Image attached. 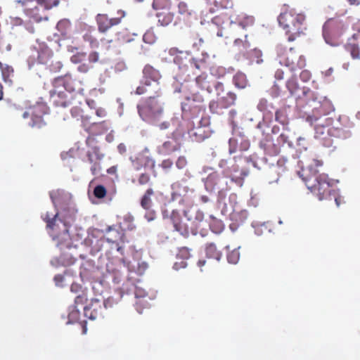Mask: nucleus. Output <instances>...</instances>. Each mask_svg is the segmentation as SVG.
I'll return each mask as SVG.
<instances>
[{"label": "nucleus", "mask_w": 360, "mask_h": 360, "mask_svg": "<svg viewBox=\"0 0 360 360\" xmlns=\"http://www.w3.org/2000/svg\"><path fill=\"white\" fill-rule=\"evenodd\" d=\"M150 91V89H145L144 86H139L137 89H136V94H143L144 92H146V91Z\"/></svg>", "instance_id": "nucleus-36"}, {"label": "nucleus", "mask_w": 360, "mask_h": 360, "mask_svg": "<svg viewBox=\"0 0 360 360\" xmlns=\"http://www.w3.org/2000/svg\"><path fill=\"white\" fill-rule=\"evenodd\" d=\"M351 4H354L356 3V0H349Z\"/></svg>", "instance_id": "nucleus-55"}, {"label": "nucleus", "mask_w": 360, "mask_h": 360, "mask_svg": "<svg viewBox=\"0 0 360 360\" xmlns=\"http://www.w3.org/2000/svg\"><path fill=\"white\" fill-rule=\"evenodd\" d=\"M87 300L86 293L84 291H82L79 295H77L75 299V305L73 307L77 308L78 305L84 304Z\"/></svg>", "instance_id": "nucleus-19"}, {"label": "nucleus", "mask_w": 360, "mask_h": 360, "mask_svg": "<svg viewBox=\"0 0 360 360\" xmlns=\"http://www.w3.org/2000/svg\"><path fill=\"white\" fill-rule=\"evenodd\" d=\"M45 114V106L41 104L30 107L27 111L22 114L23 118L31 117L29 125L32 127L41 128L45 125L43 115Z\"/></svg>", "instance_id": "nucleus-6"}, {"label": "nucleus", "mask_w": 360, "mask_h": 360, "mask_svg": "<svg viewBox=\"0 0 360 360\" xmlns=\"http://www.w3.org/2000/svg\"><path fill=\"white\" fill-rule=\"evenodd\" d=\"M53 57V51L47 46L41 48L37 60L41 64H47Z\"/></svg>", "instance_id": "nucleus-14"}, {"label": "nucleus", "mask_w": 360, "mask_h": 360, "mask_svg": "<svg viewBox=\"0 0 360 360\" xmlns=\"http://www.w3.org/2000/svg\"><path fill=\"white\" fill-rule=\"evenodd\" d=\"M138 108L139 115L141 117H143V115L148 112L152 115H155L156 113H160L162 111L161 105L154 98H150L146 109L140 106H139Z\"/></svg>", "instance_id": "nucleus-11"}, {"label": "nucleus", "mask_w": 360, "mask_h": 360, "mask_svg": "<svg viewBox=\"0 0 360 360\" xmlns=\"http://www.w3.org/2000/svg\"><path fill=\"white\" fill-rule=\"evenodd\" d=\"M117 252L120 253V255H122V247L118 246L117 249Z\"/></svg>", "instance_id": "nucleus-46"}, {"label": "nucleus", "mask_w": 360, "mask_h": 360, "mask_svg": "<svg viewBox=\"0 0 360 360\" xmlns=\"http://www.w3.org/2000/svg\"><path fill=\"white\" fill-rule=\"evenodd\" d=\"M307 186L311 192L314 193L319 196V200L324 198L325 194L328 191L330 184L326 181V177L321 176L320 179H316V184H310L309 181H306Z\"/></svg>", "instance_id": "nucleus-8"}, {"label": "nucleus", "mask_w": 360, "mask_h": 360, "mask_svg": "<svg viewBox=\"0 0 360 360\" xmlns=\"http://www.w3.org/2000/svg\"><path fill=\"white\" fill-rule=\"evenodd\" d=\"M87 157L90 163H93L95 161H99L101 159L97 148H93L91 151H88Z\"/></svg>", "instance_id": "nucleus-22"}, {"label": "nucleus", "mask_w": 360, "mask_h": 360, "mask_svg": "<svg viewBox=\"0 0 360 360\" xmlns=\"http://www.w3.org/2000/svg\"><path fill=\"white\" fill-rule=\"evenodd\" d=\"M139 181H140L141 184H146L148 181V176L147 175L143 174L140 177V180Z\"/></svg>", "instance_id": "nucleus-38"}, {"label": "nucleus", "mask_w": 360, "mask_h": 360, "mask_svg": "<svg viewBox=\"0 0 360 360\" xmlns=\"http://www.w3.org/2000/svg\"><path fill=\"white\" fill-rule=\"evenodd\" d=\"M118 22H119V21H116L115 19L114 18V21H113L114 25L116 23H118Z\"/></svg>", "instance_id": "nucleus-58"}, {"label": "nucleus", "mask_w": 360, "mask_h": 360, "mask_svg": "<svg viewBox=\"0 0 360 360\" xmlns=\"http://www.w3.org/2000/svg\"><path fill=\"white\" fill-rule=\"evenodd\" d=\"M145 76V85L148 88L153 86L154 89L158 86V80L159 79L158 72L150 67H146L143 70Z\"/></svg>", "instance_id": "nucleus-10"}, {"label": "nucleus", "mask_w": 360, "mask_h": 360, "mask_svg": "<svg viewBox=\"0 0 360 360\" xmlns=\"http://www.w3.org/2000/svg\"><path fill=\"white\" fill-rule=\"evenodd\" d=\"M323 128H317V129H316V134H318V132H319V130L321 131V133H322V134H323V131H322V130H323Z\"/></svg>", "instance_id": "nucleus-50"}, {"label": "nucleus", "mask_w": 360, "mask_h": 360, "mask_svg": "<svg viewBox=\"0 0 360 360\" xmlns=\"http://www.w3.org/2000/svg\"><path fill=\"white\" fill-rule=\"evenodd\" d=\"M179 11L181 14H184L187 11V6L185 3L181 2L179 4Z\"/></svg>", "instance_id": "nucleus-33"}, {"label": "nucleus", "mask_w": 360, "mask_h": 360, "mask_svg": "<svg viewBox=\"0 0 360 360\" xmlns=\"http://www.w3.org/2000/svg\"><path fill=\"white\" fill-rule=\"evenodd\" d=\"M92 164L91 167V171L93 175H97L101 171V167L99 165V161H95Z\"/></svg>", "instance_id": "nucleus-27"}, {"label": "nucleus", "mask_w": 360, "mask_h": 360, "mask_svg": "<svg viewBox=\"0 0 360 360\" xmlns=\"http://www.w3.org/2000/svg\"><path fill=\"white\" fill-rule=\"evenodd\" d=\"M3 96H4V92H3V86L2 84L0 83V101L2 100L3 98Z\"/></svg>", "instance_id": "nucleus-43"}, {"label": "nucleus", "mask_w": 360, "mask_h": 360, "mask_svg": "<svg viewBox=\"0 0 360 360\" xmlns=\"http://www.w3.org/2000/svg\"><path fill=\"white\" fill-rule=\"evenodd\" d=\"M117 66H118V67L117 68V70L121 71V70H122L124 68L125 65H124V63L121 62V63H118V64H117Z\"/></svg>", "instance_id": "nucleus-42"}, {"label": "nucleus", "mask_w": 360, "mask_h": 360, "mask_svg": "<svg viewBox=\"0 0 360 360\" xmlns=\"http://www.w3.org/2000/svg\"><path fill=\"white\" fill-rule=\"evenodd\" d=\"M305 20V16L301 13H297L294 11H287L282 13L278 17V23L290 34L289 41H293L303 32L302 25Z\"/></svg>", "instance_id": "nucleus-2"}, {"label": "nucleus", "mask_w": 360, "mask_h": 360, "mask_svg": "<svg viewBox=\"0 0 360 360\" xmlns=\"http://www.w3.org/2000/svg\"><path fill=\"white\" fill-rule=\"evenodd\" d=\"M234 82L236 85L239 88H245L247 85L246 77L243 73H238L234 77Z\"/></svg>", "instance_id": "nucleus-16"}, {"label": "nucleus", "mask_w": 360, "mask_h": 360, "mask_svg": "<svg viewBox=\"0 0 360 360\" xmlns=\"http://www.w3.org/2000/svg\"><path fill=\"white\" fill-rule=\"evenodd\" d=\"M99 55L96 51H92L88 56L85 52H77L72 55L70 61L74 64H79L77 71L86 74L94 68V64L98 61Z\"/></svg>", "instance_id": "nucleus-3"}, {"label": "nucleus", "mask_w": 360, "mask_h": 360, "mask_svg": "<svg viewBox=\"0 0 360 360\" xmlns=\"http://www.w3.org/2000/svg\"><path fill=\"white\" fill-rule=\"evenodd\" d=\"M148 265L146 262L141 261L138 263V267H137V274L139 275H142L146 270L148 269Z\"/></svg>", "instance_id": "nucleus-26"}, {"label": "nucleus", "mask_w": 360, "mask_h": 360, "mask_svg": "<svg viewBox=\"0 0 360 360\" xmlns=\"http://www.w3.org/2000/svg\"><path fill=\"white\" fill-rule=\"evenodd\" d=\"M118 224L122 231L133 230L135 227L134 224V218L130 214H126L123 216H117Z\"/></svg>", "instance_id": "nucleus-12"}, {"label": "nucleus", "mask_w": 360, "mask_h": 360, "mask_svg": "<svg viewBox=\"0 0 360 360\" xmlns=\"http://www.w3.org/2000/svg\"><path fill=\"white\" fill-rule=\"evenodd\" d=\"M81 325H82V328H83V333L85 334L86 333V330H87L86 324H85V322L81 323Z\"/></svg>", "instance_id": "nucleus-44"}, {"label": "nucleus", "mask_w": 360, "mask_h": 360, "mask_svg": "<svg viewBox=\"0 0 360 360\" xmlns=\"http://www.w3.org/2000/svg\"><path fill=\"white\" fill-rule=\"evenodd\" d=\"M153 194V191L149 189L147 191L146 193L143 195L141 200V206L144 209H148L150 206V196Z\"/></svg>", "instance_id": "nucleus-18"}, {"label": "nucleus", "mask_w": 360, "mask_h": 360, "mask_svg": "<svg viewBox=\"0 0 360 360\" xmlns=\"http://www.w3.org/2000/svg\"><path fill=\"white\" fill-rule=\"evenodd\" d=\"M2 66H3V65H2V63L0 62V68H1V69H2Z\"/></svg>", "instance_id": "nucleus-62"}, {"label": "nucleus", "mask_w": 360, "mask_h": 360, "mask_svg": "<svg viewBox=\"0 0 360 360\" xmlns=\"http://www.w3.org/2000/svg\"><path fill=\"white\" fill-rule=\"evenodd\" d=\"M94 195L97 198H103L106 195V189L103 186L98 185L94 190Z\"/></svg>", "instance_id": "nucleus-24"}, {"label": "nucleus", "mask_w": 360, "mask_h": 360, "mask_svg": "<svg viewBox=\"0 0 360 360\" xmlns=\"http://www.w3.org/2000/svg\"><path fill=\"white\" fill-rule=\"evenodd\" d=\"M103 283H104V281H101V285H103Z\"/></svg>", "instance_id": "nucleus-63"}, {"label": "nucleus", "mask_w": 360, "mask_h": 360, "mask_svg": "<svg viewBox=\"0 0 360 360\" xmlns=\"http://www.w3.org/2000/svg\"><path fill=\"white\" fill-rule=\"evenodd\" d=\"M51 198L52 199L53 202L55 203V201H54V199H53V197L52 196V195H51Z\"/></svg>", "instance_id": "nucleus-59"}, {"label": "nucleus", "mask_w": 360, "mask_h": 360, "mask_svg": "<svg viewBox=\"0 0 360 360\" xmlns=\"http://www.w3.org/2000/svg\"><path fill=\"white\" fill-rule=\"evenodd\" d=\"M2 75L4 77V80L6 81V76H5V72L4 70H2Z\"/></svg>", "instance_id": "nucleus-53"}, {"label": "nucleus", "mask_w": 360, "mask_h": 360, "mask_svg": "<svg viewBox=\"0 0 360 360\" xmlns=\"http://www.w3.org/2000/svg\"><path fill=\"white\" fill-rule=\"evenodd\" d=\"M304 139L301 137H300L298 139H297V141H298V143L300 144V141H303Z\"/></svg>", "instance_id": "nucleus-52"}, {"label": "nucleus", "mask_w": 360, "mask_h": 360, "mask_svg": "<svg viewBox=\"0 0 360 360\" xmlns=\"http://www.w3.org/2000/svg\"><path fill=\"white\" fill-rule=\"evenodd\" d=\"M314 162L316 164V166H320L321 163L319 160H314Z\"/></svg>", "instance_id": "nucleus-49"}, {"label": "nucleus", "mask_w": 360, "mask_h": 360, "mask_svg": "<svg viewBox=\"0 0 360 360\" xmlns=\"http://www.w3.org/2000/svg\"><path fill=\"white\" fill-rule=\"evenodd\" d=\"M186 266V264L184 262H182V267H185Z\"/></svg>", "instance_id": "nucleus-61"}, {"label": "nucleus", "mask_w": 360, "mask_h": 360, "mask_svg": "<svg viewBox=\"0 0 360 360\" xmlns=\"http://www.w3.org/2000/svg\"><path fill=\"white\" fill-rule=\"evenodd\" d=\"M236 95L233 93L229 92L226 96L224 98L227 105H233L236 101Z\"/></svg>", "instance_id": "nucleus-28"}, {"label": "nucleus", "mask_w": 360, "mask_h": 360, "mask_svg": "<svg viewBox=\"0 0 360 360\" xmlns=\"http://www.w3.org/2000/svg\"><path fill=\"white\" fill-rule=\"evenodd\" d=\"M228 262L231 264H237L240 259V252L238 249H235L229 253L227 256Z\"/></svg>", "instance_id": "nucleus-17"}, {"label": "nucleus", "mask_w": 360, "mask_h": 360, "mask_svg": "<svg viewBox=\"0 0 360 360\" xmlns=\"http://www.w3.org/2000/svg\"><path fill=\"white\" fill-rule=\"evenodd\" d=\"M205 264V260H200V261L198 262V266H199L200 267H201V266H204Z\"/></svg>", "instance_id": "nucleus-45"}, {"label": "nucleus", "mask_w": 360, "mask_h": 360, "mask_svg": "<svg viewBox=\"0 0 360 360\" xmlns=\"http://www.w3.org/2000/svg\"><path fill=\"white\" fill-rule=\"evenodd\" d=\"M255 233H256L257 235H259H259H261V234H262V231H261V230H259V229H255Z\"/></svg>", "instance_id": "nucleus-47"}, {"label": "nucleus", "mask_w": 360, "mask_h": 360, "mask_svg": "<svg viewBox=\"0 0 360 360\" xmlns=\"http://www.w3.org/2000/svg\"><path fill=\"white\" fill-rule=\"evenodd\" d=\"M215 249H216V248L214 245H210L207 248V253H210V252H214L215 250Z\"/></svg>", "instance_id": "nucleus-41"}, {"label": "nucleus", "mask_w": 360, "mask_h": 360, "mask_svg": "<svg viewBox=\"0 0 360 360\" xmlns=\"http://www.w3.org/2000/svg\"><path fill=\"white\" fill-rule=\"evenodd\" d=\"M78 286L77 285L72 284L71 285V291H74L75 288H77Z\"/></svg>", "instance_id": "nucleus-48"}, {"label": "nucleus", "mask_w": 360, "mask_h": 360, "mask_svg": "<svg viewBox=\"0 0 360 360\" xmlns=\"http://www.w3.org/2000/svg\"><path fill=\"white\" fill-rule=\"evenodd\" d=\"M118 13H120L121 14V17H124V12L121 11H119Z\"/></svg>", "instance_id": "nucleus-51"}, {"label": "nucleus", "mask_w": 360, "mask_h": 360, "mask_svg": "<svg viewBox=\"0 0 360 360\" xmlns=\"http://www.w3.org/2000/svg\"><path fill=\"white\" fill-rule=\"evenodd\" d=\"M70 26V22L66 20H60L57 24V27L59 30H60L62 29H66V28L69 27Z\"/></svg>", "instance_id": "nucleus-30"}, {"label": "nucleus", "mask_w": 360, "mask_h": 360, "mask_svg": "<svg viewBox=\"0 0 360 360\" xmlns=\"http://www.w3.org/2000/svg\"><path fill=\"white\" fill-rule=\"evenodd\" d=\"M50 102L56 107L66 108L71 105L72 96L61 87L53 86L49 91Z\"/></svg>", "instance_id": "nucleus-7"}, {"label": "nucleus", "mask_w": 360, "mask_h": 360, "mask_svg": "<svg viewBox=\"0 0 360 360\" xmlns=\"http://www.w3.org/2000/svg\"><path fill=\"white\" fill-rule=\"evenodd\" d=\"M117 149L119 150V152L120 153H123L125 152L126 150V148L125 146L123 145V144H120L118 146H117Z\"/></svg>", "instance_id": "nucleus-40"}, {"label": "nucleus", "mask_w": 360, "mask_h": 360, "mask_svg": "<svg viewBox=\"0 0 360 360\" xmlns=\"http://www.w3.org/2000/svg\"><path fill=\"white\" fill-rule=\"evenodd\" d=\"M186 163H187V161H186V158L184 157H180V158H179V159L176 161V166L179 169H182L186 166Z\"/></svg>", "instance_id": "nucleus-31"}, {"label": "nucleus", "mask_w": 360, "mask_h": 360, "mask_svg": "<svg viewBox=\"0 0 360 360\" xmlns=\"http://www.w3.org/2000/svg\"><path fill=\"white\" fill-rule=\"evenodd\" d=\"M46 223L49 232L54 240H57L58 246H62L65 242L67 243L66 248H70V238L69 234L70 225L58 218V213L53 217L48 212L42 217Z\"/></svg>", "instance_id": "nucleus-1"}, {"label": "nucleus", "mask_w": 360, "mask_h": 360, "mask_svg": "<svg viewBox=\"0 0 360 360\" xmlns=\"http://www.w3.org/2000/svg\"><path fill=\"white\" fill-rule=\"evenodd\" d=\"M158 21L162 25H167L172 22L173 20V15L168 11H163L157 13Z\"/></svg>", "instance_id": "nucleus-15"}, {"label": "nucleus", "mask_w": 360, "mask_h": 360, "mask_svg": "<svg viewBox=\"0 0 360 360\" xmlns=\"http://www.w3.org/2000/svg\"><path fill=\"white\" fill-rule=\"evenodd\" d=\"M83 38L84 41L89 42L91 47H96L98 46L97 40L91 33H86Z\"/></svg>", "instance_id": "nucleus-25"}, {"label": "nucleus", "mask_w": 360, "mask_h": 360, "mask_svg": "<svg viewBox=\"0 0 360 360\" xmlns=\"http://www.w3.org/2000/svg\"><path fill=\"white\" fill-rule=\"evenodd\" d=\"M64 281V276L61 274H57L54 276V281L57 285H60Z\"/></svg>", "instance_id": "nucleus-32"}, {"label": "nucleus", "mask_w": 360, "mask_h": 360, "mask_svg": "<svg viewBox=\"0 0 360 360\" xmlns=\"http://www.w3.org/2000/svg\"><path fill=\"white\" fill-rule=\"evenodd\" d=\"M117 103L118 104V114L120 116L122 115L123 112V103L121 101L120 98L117 100Z\"/></svg>", "instance_id": "nucleus-34"}, {"label": "nucleus", "mask_w": 360, "mask_h": 360, "mask_svg": "<svg viewBox=\"0 0 360 360\" xmlns=\"http://www.w3.org/2000/svg\"><path fill=\"white\" fill-rule=\"evenodd\" d=\"M51 83L53 86L61 87L70 92H78L79 94L84 92L83 82L73 77L70 73L54 78Z\"/></svg>", "instance_id": "nucleus-4"}, {"label": "nucleus", "mask_w": 360, "mask_h": 360, "mask_svg": "<svg viewBox=\"0 0 360 360\" xmlns=\"http://www.w3.org/2000/svg\"><path fill=\"white\" fill-rule=\"evenodd\" d=\"M111 307L109 298L101 303L98 300H92L91 302L84 307V316L90 320H96L104 317V311L108 307Z\"/></svg>", "instance_id": "nucleus-5"}, {"label": "nucleus", "mask_w": 360, "mask_h": 360, "mask_svg": "<svg viewBox=\"0 0 360 360\" xmlns=\"http://www.w3.org/2000/svg\"><path fill=\"white\" fill-rule=\"evenodd\" d=\"M212 22L217 27H221V30L217 32V35L218 37H222L224 34L221 30L224 28L223 26V25L225 23L224 19L221 17H215L214 18L212 19Z\"/></svg>", "instance_id": "nucleus-23"}, {"label": "nucleus", "mask_w": 360, "mask_h": 360, "mask_svg": "<svg viewBox=\"0 0 360 360\" xmlns=\"http://www.w3.org/2000/svg\"><path fill=\"white\" fill-rule=\"evenodd\" d=\"M63 68V64L59 60H51V63L49 65V69L51 72L56 73L60 71Z\"/></svg>", "instance_id": "nucleus-20"}, {"label": "nucleus", "mask_w": 360, "mask_h": 360, "mask_svg": "<svg viewBox=\"0 0 360 360\" xmlns=\"http://www.w3.org/2000/svg\"><path fill=\"white\" fill-rule=\"evenodd\" d=\"M148 36V34H146L144 35L143 39H144L145 41H146V39H147Z\"/></svg>", "instance_id": "nucleus-57"}, {"label": "nucleus", "mask_w": 360, "mask_h": 360, "mask_svg": "<svg viewBox=\"0 0 360 360\" xmlns=\"http://www.w3.org/2000/svg\"><path fill=\"white\" fill-rule=\"evenodd\" d=\"M60 259L62 261L63 264V265H65V266H66V265H70V264H74V263H75V259H72V258L69 259L68 261H64V260H63L62 257H60Z\"/></svg>", "instance_id": "nucleus-35"}, {"label": "nucleus", "mask_w": 360, "mask_h": 360, "mask_svg": "<svg viewBox=\"0 0 360 360\" xmlns=\"http://www.w3.org/2000/svg\"><path fill=\"white\" fill-rule=\"evenodd\" d=\"M135 296L138 300L136 302L137 304L143 306V307H148L149 304V301L153 300L155 297V293H148L146 292L145 289L141 287L137 286L135 290Z\"/></svg>", "instance_id": "nucleus-9"}, {"label": "nucleus", "mask_w": 360, "mask_h": 360, "mask_svg": "<svg viewBox=\"0 0 360 360\" xmlns=\"http://www.w3.org/2000/svg\"><path fill=\"white\" fill-rule=\"evenodd\" d=\"M145 217L148 221H151L155 219V214L153 213H148L146 214Z\"/></svg>", "instance_id": "nucleus-39"}, {"label": "nucleus", "mask_w": 360, "mask_h": 360, "mask_svg": "<svg viewBox=\"0 0 360 360\" xmlns=\"http://www.w3.org/2000/svg\"><path fill=\"white\" fill-rule=\"evenodd\" d=\"M112 169V168L108 169V172L110 173Z\"/></svg>", "instance_id": "nucleus-60"}, {"label": "nucleus", "mask_w": 360, "mask_h": 360, "mask_svg": "<svg viewBox=\"0 0 360 360\" xmlns=\"http://www.w3.org/2000/svg\"><path fill=\"white\" fill-rule=\"evenodd\" d=\"M226 18V24H229V25H230V24H231V23L233 22V21H232V20H231V21H229V19H228L227 18Z\"/></svg>", "instance_id": "nucleus-54"}, {"label": "nucleus", "mask_w": 360, "mask_h": 360, "mask_svg": "<svg viewBox=\"0 0 360 360\" xmlns=\"http://www.w3.org/2000/svg\"><path fill=\"white\" fill-rule=\"evenodd\" d=\"M96 115L98 117H103L106 115L105 110L102 108H99L96 110Z\"/></svg>", "instance_id": "nucleus-37"}, {"label": "nucleus", "mask_w": 360, "mask_h": 360, "mask_svg": "<svg viewBox=\"0 0 360 360\" xmlns=\"http://www.w3.org/2000/svg\"><path fill=\"white\" fill-rule=\"evenodd\" d=\"M80 316V313L78 309L73 307L68 314V322L69 323L77 322Z\"/></svg>", "instance_id": "nucleus-21"}, {"label": "nucleus", "mask_w": 360, "mask_h": 360, "mask_svg": "<svg viewBox=\"0 0 360 360\" xmlns=\"http://www.w3.org/2000/svg\"><path fill=\"white\" fill-rule=\"evenodd\" d=\"M121 240H124V239H123V235H122V236H121Z\"/></svg>", "instance_id": "nucleus-64"}, {"label": "nucleus", "mask_w": 360, "mask_h": 360, "mask_svg": "<svg viewBox=\"0 0 360 360\" xmlns=\"http://www.w3.org/2000/svg\"><path fill=\"white\" fill-rule=\"evenodd\" d=\"M172 143L170 141L164 143L162 148L160 149V152L162 153H168L172 149Z\"/></svg>", "instance_id": "nucleus-29"}, {"label": "nucleus", "mask_w": 360, "mask_h": 360, "mask_svg": "<svg viewBox=\"0 0 360 360\" xmlns=\"http://www.w3.org/2000/svg\"><path fill=\"white\" fill-rule=\"evenodd\" d=\"M335 202H336V205H337L338 206H339L340 203H339V200H338V198H336V199H335Z\"/></svg>", "instance_id": "nucleus-56"}, {"label": "nucleus", "mask_w": 360, "mask_h": 360, "mask_svg": "<svg viewBox=\"0 0 360 360\" xmlns=\"http://www.w3.org/2000/svg\"><path fill=\"white\" fill-rule=\"evenodd\" d=\"M96 20L100 32H105L112 26V19L108 18L105 14H98Z\"/></svg>", "instance_id": "nucleus-13"}]
</instances>
